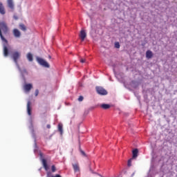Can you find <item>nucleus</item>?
I'll use <instances>...</instances> for the list:
<instances>
[{"label":"nucleus","mask_w":177,"mask_h":177,"mask_svg":"<svg viewBox=\"0 0 177 177\" xmlns=\"http://www.w3.org/2000/svg\"><path fill=\"white\" fill-rule=\"evenodd\" d=\"M101 109H103L104 110H109L111 106L109 104H102L100 105Z\"/></svg>","instance_id":"nucleus-12"},{"label":"nucleus","mask_w":177,"mask_h":177,"mask_svg":"<svg viewBox=\"0 0 177 177\" xmlns=\"http://www.w3.org/2000/svg\"><path fill=\"white\" fill-rule=\"evenodd\" d=\"M80 151L82 156H83V157H86V153H85V151H82V149H81V148L80 149Z\"/></svg>","instance_id":"nucleus-21"},{"label":"nucleus","mask_w":177,"mask_h":177,"mask_svg":"<svg viewBox=\"0 0 177 177\" xmlns=\"http://www.w3.org/2000/svg\"><path fill=\"white\" fill-rule=\"evenodd\" d=\"M127 165L128 167H131L132 165V159L128 160Z\"/></svg>","instance_id":"nucleus-24"},{"label":"nucleus","mask_w":177,"mask_h":177,"mask_svg":"<svg viewBox=\"0 0 177 177\" xmlns=\"http://www.w3.org/2000/svg\"><path fill=\"white\" fill-rule=\"evenodd\" d=\"M27 113L28 115H31V101H28L27 103Z\"/></svg>","instance_id":"nucleus-11"},{"label":"nucleus","mask_w":177,"mask_h":177,"mask_svg":"<svg viewBox=\"0 0 177 177\" xmlns=\"http://www.w3.org/2000/svg\"><path fill=\"white\" fill-rule=\"evenodd\" d=\"M7 3L8 8H10L11 10H15V3H13V0H7Z\"/></svg>","instance_id":"nucleus-6"},{"label":"nucleus","mask_w":177,"mask_h":177,"mask_svg":"<svg viewBox=\"0 0 177 177\" xmlns=\"http://www.w3.org/2000/svg\"><path fill=\"white\" fill-rule=\"evenodd\" d=\"M24 89L26 92H30L31 89H32V84H26L24 86Z\"/></svg>","instance_id":"nucleus-8"},{"label":"nucleus","mask_w":177,"mask_h":177,"mask_svg":"<svg viewBox=\"0 0 177 177\" xmlns=\"http://www.w3.org/2000/svg\"><path fill=\"white\" fill-rule=\"evenodd\" d=\"M95 89H96L97 93H98V95H107V91H106V89H104L102 86H97L95 88Z\"/></svg>","instance_id":"nucleus-3"},{"label":"nucleus","mask_w":177,"mask_h":177,"mask_svg":"<svg viewBox=\"0 0 177 177\" xmlns=\"http://www.w3.org/2000/svg\"><path fill=\"white\" fill-rule=\"evenodd\" d=\"M146 57L147 59H151V57H153V52H151L150 50H148L146 52Z\"/></svg>","instance_id":"nucleus-14"},{"label":"nucleus","mask_w":177,"mask_h":177,"mask_svg":"<svg viewBox=\"0 0 177 177\" xmlns=\"http://www.w3.org/2000/svg\"><path fill=\"white\" fill-rule=\"evenodd\" d=\"M0 13L1 15H5L6 13V11L5 10V7H3V4L0 2Z\"/></svg>","instance_id":"nucleus-15"},{"label":"nucleus","mask_w":177,"mask_h":177,"mask_svg":"<svg viewBox=\"0 0 177 177\" xmlns=\"http://www.w3.org/2000/svg\"><path fill=\"white\" fill-rule=\"evenodd\" d=\"M73 168L75 172H80V165H78V163L73 164Z\"/></svg>","instance_id":"nucleus-16"},{"label":"nucleus","mask_w":177,"mask_h":177,"mask_svg":"<svg viewBox=\"0 0 177 177\" xmlns=\"http://www.w3.org/2000/svg\"><path fill=\"white\" fill-rule=\"evenodd\" d=\"M41 162H42L43 167H44V169H45L46 171H48V169H49V166H48V163L46 162V159L42 158V159H41Z\"/></svg>","instance_id":"nucleus-10"},{"label":"nucleus","mask_w":177,"mask_h":177,"mask_svg":"<svg viewBox=\"0 0 177 177\" xmlns=\"http://www.w3.org/2000/svg\"><path fill=\"white\" fill-rule=\"evenodd\" d=\"M19 28L22 31H27V27H26V25H24V24H19Z\"/></svg>","instance_id":"nucleus-18"},{"label":"nucleus","mask_w":177,"mask_h":177,"mask_svg":"<svg viewBox=\"0 0 177 177\" xmlns=\"http://www.w3.org/2000/svg\"><path fill=\"white\" fill-rule=\"evenodd\" d=\"M82 100H84V97L82 95H80L78 97V102H82Z\"/></svg>","instance_id":"nucleus-25"},{"label":"nucleus","mask_w":177,"mask_h":177,"mask_svg":"<svg viewBox=\"0 0 177 177\" xmlns=\"http://www.w3.org/2000/svg\"><path fill=\"white\" fill-rule=\"evenodd\" d=\"M16 19H17V17H15Z\"/></svg>","instance_id":"nucleus-30"},{"label":"nucleus","mask_w":177,"mask_h":177,"mask_svg":"<svg viewBox=\"0 0 177 177\" xmlns=\"http://www.w3.org/2000/svg\"><path fill=\"white\" fill-rule=\"evenodd\" d=\"M3 53L5 57H8V56H9V49L8 48V43L6 44L5 42V44H3Z\"/></svg>","instance_id":"nucleus-4"},{"label":"nucleus","mask_w":177,"mask_h":177,"mask_svg":"<svg viewBox=\"0 0 177 177\" xmlns=\"http://www.w3.org/2000/svg\"><path fill=\"white\" fill-rule=\"evenodd\" d=\"M56 171V166L55 165L51 166V171L55 172Z\"/></svg>","instance_id":"nucleus-22"},{"label":"nucleus","mask_w":177,"mask_h":177,"mask_svg":"<svg viewBox=\"0 0 177 177\" xmlns=\"http://www.w3.org/2000/svg\"><path fill=\"white\" fill-rule=\"evenodd\" d=\"M37 62L39 63V64H41V66H43L44 67H49V64H48L44 59L38 58Z\"/></svg>","instance_id":"nucleus-5"},{"label":"nucleus","mask_w":177,"mask_h":177,"mask_svg":"<svg viewBox=\"0 0 177 177\" xmlns=\"http://www.w3.org/2000/svg\"><path fill=\"white\" fill-rule=\"evenodd\" d=\"M115 48H116L117 49H120V43L119 42L115 43Z\"/></svg>","instance_id":"nucleus-23"},{"label":"nucleus","mask_w":177,"mask_h":177,"mask_svg":"<svg viewBox=\"0 0 177 177\" xmlns=\"http://www.w3.org/2000/svg\"><path fill=\"white\" fill-rule=\"evenodd\" d=\"M12 32L15 38H20V37L21 36V33L18 29H14Z\"/></svg>","instance_id":"nucleus-9"},{"label":"nucleus","mask_w":177,"mask_h":177,"mask_svg":"<svg viewBox=\"0 0 177 177\" xmlns=\"http://www.w3.org/2000/svg\"><path fill=\"white\" fill-rule=\"evenodd\" d=\"M85 62H86V59H80V63H85Z\"/></svg>","instance_id":"nucleus-27"},{"label":"nucleus","mask_w":177,"mask_h":177,"mask_svg":"<svg viewBox=\"0 0 177 177\" xmlns=\"http://www.w3.org/2000/svg\"><path fill=\"white\" fill-rule=\"evenodd\" d=\"M58 131L60 133V135H63V124H58Z\"/></svg>","instance_id":"nucleus-19"},{"label":"nucleus","mask_w":177,"mask_h":177,"mask_svg":"<svg viewBox=\"0 0 177 177\" xmlns=\"http://www.w3.org/2000/svg\"><path fill=\"white\" fill-rule=\"evenodd\" d=\"M2 32L4 34V35H6L9 32V28L5 21L0 22V37L3 42L8 44V40L5 39V37H3Z\"/></svg>","instance_id":"nucleus-1"},{"label":"nucleus","mask_w":177,"mask_h":177,"mask_svg":"<svg viewBox=\"0 0 177 177\" xmlns=\"http://www.w3.org/2000/svg\"><path fill=\"white\" fill-rule=\"evenodd\" d=\"M46 177H62V176L60 174H55L54 176L53 174H52V172L48 171L46 173Z\"/></svg>","instance_id":"nucleus-13"},{"label":"nucleus","mask_w":177,"mask_h":177,"mask_svg":"<svg viewBox=\"0 0 177 177\" xmlns=\"http://www.w3.org/2000/svg\"><path fill=\"white\" fill-rule=\"evenodd\" d=\"M47 128H48V129H50V124H47Z\"/></svg>","instance_id":"nucleus-28"},{"label":"nucleus","mask_w":177,"mask_h":177,"mask_svg":"<svg viewBox=\"0 0 177 177\" xmlns=\"http://www.w3.org/2000/svg\"><path fill=\"white\" fill-rule=\"evenodd\" d=\"M40 157H42V153H39Z\"/></svg>","instance_id":"nucleus-29"},{"label":"nucleus","mask_w":177,"mask_h":177,"mask_svg":"<svg viewBox=\"0 0 177 177\" xmlns=\"http://www.w3.org/2000/svg\"><path fill=\"white\" fill-rule=\"evenodd\" d=\"M39 93V91L38 89H36L35 92V96H38Z\"/></svg>","instance_id":"nucleus-26"},{"label":"nucleus","mask_w":177,"mask_h":177,"mask_svg":"<svg viewBox=\"0 0 177 177\" xmlns=\"http://www.w3.org/2000/svg\"><path fill=\"white\" fill-rule=\"evenodd\" d=\"M20 56H21V53L18 51L13 52L12 54V57L17 66H19V63L17 62V60L20 59Z\"/></svg>","instance_id":"nucleus-2"},{"label":"nucleus","mask_w":177,"mask_h":177,"mask_svg":"<svg viewBox=\"0 0 177 177\" xmlns=\"http://www.w3.org/2000/svg\"><path fill=\"white\" fill-rule=\"evenodd\" d=\"M80 37L82 41H85V38H86V32L84 30H82L80 31Z\"/></svg>","instance_id":"nucleus-7"},{"label":"nucleus","mask_w":177,"mask_h":177,"mask_svg":"<svg viewBox=\"0 0 177 177\" xmlns=\"http://www.w3.org/2000/svg\"><path fill=\"white\" fill-rule=\"evenodd\" d=\"M27 59L29 62H32V60H34V59L32 58V54H31V53H28Z\"/></svg>","instance_id":"nucleus-20"},{"label":"nucleus","mask_w":177,"mask_h":177,"mask_svg":"<svg viewBox=\"0 0 177 177\" xmlns=\"http://www.w3.org/2000/svg\"><path fill=\"white\" fill-rule=\"evenodd\" d=\"M139 153V150L138 149H135L133 150L132 153H133V158H136L138 157V153Z\"/></svg>","instance_id":"nucleus-17"}]
</instances>
